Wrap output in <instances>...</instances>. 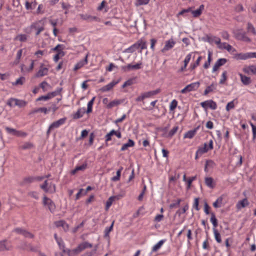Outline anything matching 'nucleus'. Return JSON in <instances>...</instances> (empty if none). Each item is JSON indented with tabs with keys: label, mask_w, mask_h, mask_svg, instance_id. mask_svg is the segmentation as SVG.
<instances>
[{
	"label": "nucleus",
	"mask_w": 256,
	"mask_h": 256,
	"mask_svg": "<svg viewBox=\"0 0 256 256\" xmlns=\"http://www.w3.org/2000/svg\"><path fill=\"white\" fill-rule=\"evenodd\" d=\"M6 104L10 107L18 106L20 108H22L26 105L27 102L24 100L12 98L8 100Z\"/></svg>",
	"instance_id": "nucleus-1"
},
{
	"label": "nucleus",
	"mask_w": 256,
	"mask_h": 256,
	"mask_svg": "<svg viewBox=\"0 0 256 256\" xmlns=\"http://www.w3.org/2000/svg\"><path fill=\"white\" fill-rule=\"evenodd\" d=\"M92 247V244L88 242H84L78 245L75 248L73 249L70 252L74 254H77L81 252L82 251L88 248H91ZM70 252V250H69Z\"/></svg>",
	"instance_id": "nucleus-2"
},
{
	"label": "nucleus",
	"mask_w": 256,
	"mask_h": 256,
	"mask_svg": "<svg viewBox=\"0 0 256 256\" xmlns=\"http://www.w3.org/2000/svg\"><path fill=\"white\" fill-rule=\"evenodd\" d=\"M42 204L44 206H47L51 212H54L56 210L55 204L50 198L44 196L42 200Z\"/></svg>",
	"instance_id": "nucleus-3"
},
{
	"label": "nucleus",
	"mask_w": 256,
	"mask_h": 256,
	"mask_svg": "<svg viewBox=\"0 0 256 256\" xmlns=\"http://www.w3.org/2000/svg\"><path fill=\"white\" fill-rule=\"evenodd\" d=\"M200 83L198 82L192 83L187 85L184 88L181 90V93L186 94L191 91L196 90L200 86Z\"/></svg>",
	"instance_id": "nucleus-4"
},
{
	"label": "nucleus",
	"mask_w": 256,
	"mask_h": 256,
	"mask_svg": "<svg viewBox=\"0 0 256 256\" xmlns=\"http://www.w3.org/2000/svg\"><path fill=\"white\" fill-rule=\"evenodd\" d=\"M41 22L42 20H38L32 23L30 26V28L31 30L34 29L36 30V36L39 35L40 34L44 29V24H42V26L40 25Z\"/></svg>",
	"instance_id": "nucleus-5"
},
{
	"label": "nucleus",
	"mask_w": 256,
	"mask_h": 256,
	"mask_svg": "<svg viewBox=\"0 0 256 256\" xmlns=\"http://www.w3.org/2000/svg\"><path fill=\"white\" fill-rule=\"evenodd\" d=\"M235 38L239 40H242L248 42H251L250 39L246 36L245 32H240L239 30H236L234 32Z\"/></svg>",
	"instance_id": "nucleus-6"
},
{
	"label": "nucleus",
	"mask_w": 256,
	"mask_h": 256,
	"mask_svg": "<svg viewBox=\"0 0 256 256\" xmlns=\"http://www.w3.org/2000/svg\"><path fill=\"white\" fill-rule=\"evenodd\" d=\"M40 188L46 192L49 191L51 192H56V185L52 184L48 185L47 180H46L44 184L40 186Z\"/></svg>",
	"instance_id": "nucleus-7"
},
{
	"label": "nucleus",
	"mask_w": 256,
	"mask_h": 256,
	"mask_svg": "<svg viewBox=\"0 0 256 256\" xmlns=\"http://www.w3.org/2000/svg\"><path fill=\"white\" fill-rule=\"evenodd\" d=\"M201 106L207 109L208 108L212 110H214L217 108L216 103L212 100H208L200 103Z\"/></svg>",
	"instance_id": "nucleus-8"
},
{
	"label": "nucleus",
	"mask_w": 256,
	"mask_h": 256,
	"mask_svg": "<svg viewBox=\"0 0 256 256\" xmlns=\"http://www.w3.org/2000/svg\"><path fill=\"white\" fill-rule=\"evenodd\" d=\"M142 64V62H140L138 63H137L136 64H128L126 66H122V70H123L124 72H128L131 70H139L141 68V66Z\"/></svg>",
	"instance_id": "nucleus-9"
},
{
	"label": "nucleus",
	"mask_w": 256,
	"mask_h": 256,
	"mask_svg": "<svg viewBox=\"0 0 256 256\" xmlns=\"http://www.w3.org/2000/svg\"><path fill=\"white\" fill-rule=\"evenodd\" d=\"M208 150V148L207 144L204 143L203 146L198 147L196 153L195 159H198L200 156L202 154L207 152Z\"/></svg>",
	"instance_id": "nucleus-10"
},
{
	"label": "nucleus",
	"mask_w": 256,
	"mask_h": 256,
	"mask_svg": "<svg viewBox=\"0 0 256 256\" xmlns=\"http://www.w3.org/2000/svg\"><path fill=\"white\" fill-rule=\"evenodd\" d=\"M227 62V60L224 58H219L214 64L212 72H215L218 70L219 68L224 65Z\"/></svg>",
	"instance_id": "nucleus-11"
},
{
	"label": "nucleus",
	"mask_w": 256,
	"mask_h": 256,
	"mask_svg": "<svg viewBox=\"0 0 256 256\" xmlns=\"http://www.w3.org/2000/svg\"><path fill=\"white\" fill-rule=\"evenodd\" d=\"M175 44V42L172 39H170L166 41L164 47L161 50L162 52H164L166 51L172 49L174 47Z\"/></svg>",
	"instance_id": "nucleus-12"
},
{
	"label": "nucleus",
	"mask_w": 256,
	"mask_h": 256,
	"mask_svg": "<svg viewBox=\"0 0 256 256\" xmlns=\"http://www.w3.org/2000/svg\"><path fill=\"white\" fill-rule=\"evenodd\" d=\"M88 54L85 58L84 59L80 60L74 66V70L76 71L80 68L82 67L84 65L87 64L88 63Z\"/></svg>",
	"instance_id": "nucleus-13"
},
{
	"label": "nucleus",
	"mask_w": 256,
	"mask_h": 256,
	"mask_svg": "<svg viewBox=\"0 0 256 256\" xmlns=\"http://www.w3.org/2000/svg\"><path fill=\"white\" fill-rule=\"evenodd\" d=\"M118 82L112 81L108 84L100 88V90L102 92H106L110 90L117 84Z\"/></svg>",
	"instance_id": "nucleus-14"
},
{
	"label": "nucleus",
	"mask_w": 256,
	"mask_h": 256,
	"mask_svg": "<svg viewBox=\"0 0 256 256\" xmlns=\"http://www.w3.org/2000/svg\"><path fill=\"white\" fill-rule=\"evenodd\" d=\"M251 52L240 53L236 54L235 58L237 60H245L251 58Z\"/></svg>",
	"instance_id": "nucleus-15"
},
{
	"label": "nucleus",
	"mask_w": 256,
	"mask_h": 256,
	"mask_svg": "<svg viewBox=\"0 0 256 256\" xmlns=\"http://www.w3.org/2000/svg\"><path fill=\"white\" fill-rule=\"evenodd\" d=\"M43 64H41L40 69L36 74V77H42L48 74V70L46 68H43Z\"/></svg>",
	"instance_id": "nucleus-16"
},
{
	"label": "nucleus",
	"mask_w": 256,
	"mask_h": 256,
	"mask_svg": "<svg viewBox=\"0 0 256 256\" xmlns=\"http://www.w3.org/2000/svg\"><path fill=\"white\" fill-rule=\"evenodd\" d=\"M66 118H62L60 120H58L57 121L53 122L50 125V128H58L60 126L63 124L65 122H66Z\"/></svg>",
	"instance_id": "nucleus-17"
},
{
	"label": "nucleus",
	"mask_w": 256,
	"mask_h": 256,
	"mask_svg": "<svg viewBox=\"0 0 256 256\" xmlns=\"http://www.w3.org/2000/svg\"><path fill=\"white\" fill-rule=\"evenodd\" d=\"M243 71L248 74H250V72L252 73V74H256V66L254 65L250 66L248 67L244 68H243Z\"/></svg>",
	"instance_id": "nucleus-18"
},
{
	"label": "nucleus",
	"mask_w": 256,
	"mask_h": 256,
	"mask_svg": "<svg viewBox=\"0 0 256 256\" xmlns=\"http://www.w3.org/2000/svg\"><path fill=\"white\" fill-rule=\"evenodd\" d=\"M249 204V202L246 198H244L242 200L239 201L236 204V208L240 210L244 208Z\"/></svg>",
	"instance_id": "nucleus-19"
},
{
	"label": "nucleus",
	"mask_w": 256,
	"mask_h": 256,
	"mask_svg": "<svg viewBox=\"0 0 256 256\" xmlns=\"http://www.w3.org/2000/svg\"><path fill=\"white\" fill-rule=\"evenodd\" d=\"M242 82L244 85L247 86L250 84L251 82V79L250 77L243 75L242 74H239Z\"/></svg>",
	"instance_id": "nucleus-20"
},
{
	"label": "nucleus",
	"mask_w": 256,
	"mask_h": 256,
	"mask_svg": "<svg viewBox=\"0 0 256 256\" xmlns=\"http://www.w3.org/2000/svg\"><path fill=\"white\" fill-rule=\"evenodd\" d=\"M87 168V164L86 162L84 163L81 166H76L74 170H72L71 174H75L78 171L82 170L83 171L86 169Z\"/></svg>",
	"instance_id": "nucleus-21"
},
{
	"label": "nucleus",
	"mask_w": 256,
	"mask_h": 256,
	"mask_svg": "<svg viewBox=\"0 0 256 256\" xmlns=\"http://www.w3.org/2000/svg\"><path fill=\"white\" fill-rule=\"evenodd\" d=\"M160 88H158L154 90L149 91L143 93L144 97L145 98H150L154 95H156L159 92H160Z\"/></svg>",
	"instance_id": "nucleus-22"
},
{
	"label": "nucleus",
	"mask_w": 256,
	"mask_h": 256,
	"mask_svg": "<svg viewBox=\"0 0 256 256\" xmlns=\"http://www.w3.org/2000/svg\"><path fill=\"white\" fill-rule=\"evenodd\" d=\"M204 9V6L203 4H202L200 6L199 8L195 10H192L191 12L192 14L193 15V16L194 18H197L202 13V10Z\"/></svg>",
	"instance_id": "nucleus-23"
},
{
	"label": "nucleus",
	"mask_w": 256,
	"mask_h": 256,
	"mask_svg": "<svg viewBox=\"0 0 256 256\" xmlns=\"http://www.w3.org/2000/svg\"><path fill=\"white\" fill-rule=\"evenodd\" d=\"M81 18L84 20H88L90 22H92L93 20H98V18L95 16H91L88 14H80V15Z\"/></svg>",
	"instance_id": "nucleus-24"
},
{
	"label": "nucleus",
	"mask_w": 256,
	"mask_h": 256,
	"mask_svg": "<svg viewBox=\"0 0 256 256\" xmlns=\"http://www.w3.org/2000/svg\"><path fill=\"white\" fill-rule=\"evenodd\" d=\"M198 128V127L196 128H194V130L188 131L184 134V138H192L196 134V130Z\"/></svg>",
	"instance_id": "nucleus-25"
},
{
	"label": "nucleus",
	"mask_w": 256,
	"mask_h": 256,
	"mask_svg": "<svg viewBox=\"0 0 256 256\" xmlns=\"http://www.w3.org/2000/svg\"><path fill=\"white\" fill-rule=\"evenodd\" d=\"M6 132L14 136H20V132L16 130V129L10 128L8 126L5 128Z\"/></svg>",
	"instance_id": "nucleus-26"
},
{
	"label": "nucleus",
	"mask_w": 256,
	"mask_h": 256,
	"mask_svg": "<svg viewBox=\"0 0 256 256\" xmlns=\"http://www.w3.org/2000/svg\"><path fill=\"white\" fill-rule=\"evenodd\" d=\"M134 145V142L131 139H128L127 143L123 144L121 148V150L124 151L128 149V148L133 146Z\"/></svg>",
	"instance_id": "nucleus-27"
},
{
	"label": "nucleus",
	"mask_w": 256,
	"mask_h": 256,
	"mask_svg": "<svg viewBox=\"0 0 256 256\" xmlns=\"http://www.w3.org/2000/svg\"><path fill=\"white\" fill-rule=\"evenodd\" d=\"M122 101L119 100H114L111 102H109L106 106V108L110 109L114 106H117L122 103Z\"/></svg>",
	"instance_id": "nucleus-28"
},
{
	"label": "nucleus",
	"mask_w": 256,
	"mask_h": 256,
	"mask_svg": "<svg viewBox=\"0 0 256 256\" xmlns=\"http://www.w3.org/2000/svg\"><path fill=\"white\" fill-rule=\"evenodd\" d=\"M6 240L0 241V252L9 250H10V248L6 246Z\"/></svg>",
	"instance_id": "nucleus-29"
},
{
	"label": "nucleus",
	"mask_w": 256,
	"mask_h": 256,
	"mask_svg": "<svg viewBox=\"0 0 256 256\" xmlns=\"http://www.w3.org/2000/svg\"><path fill=\"white\" fill-rule=\"evenodd\" d=\"M34 182V176H28L24 178L20 184L24 186L27 184H30Z\"/></svg>",
	"instance_id": "nucleus-30"
},
{
	"label": "nucleus",
	"mask_w": 256,
	"mask_h": 256,
	"mask_svg": "<svg viewBox=\"0 0 256 256\" xmlns=\"http://www.w3.org/2000/svg\"><path fill=\"white\" fill-rule=\"evenodd\" d=\"M205 184L210 188H213L214 186V179L211 177H206L205 178Z\"/></svg>",
	"instance_id": "nucleus-31"
},
{
	"label": "nucleus",
	"mask_w": 256,
	"mask_h": 256,
	"mask_svg": "<svg viewBox=\"0 0 256 256\" xmlns=\"http://www.w3.org/2000/svg\"><path fill=\"white\" fill-rule=\"evenodd\" d=\"M211 218H210V222L212 224L213 228H216L218 226V220L216 218L215 214L214 212L210 213Z\"/></svg>",
	"instance_id": "nucleus-32"
},
{
	"label": "nucleus",
	"mask_w": 256,
	"mask_h": 256,
	"mask_svg": "<svg viewBox=\"0 0 256 256\" xmlns=\"http://www.w3.org/2000/svg\"><path fill=\"white\" fill-rule=\"evenodd\" d=\"M20 148L22 150H30L34 148V144L30 142H26L20 146Z\"/></svg>",
	"instance_id": "nucleus-33"
},
{
	"label": "nucleus",
	"mask_w": 256,
	"mask_h": 256,
	"mask_svg": "<svg viewBox=\"0 0 256 256\" xmlns=\"http://www.w3.org/2000/svg\"><path fill=\"white\" fill-rule=\"evenodd\" d=\"M138 42L140 44V52L142 53V50L147 48L146 42L142 38L139 40Z\"/></svg>",
	"instance_id": "nucleus-34"
},
{
	"label": "nucleus",
	"mask_w": 256,
	"mask_h": 256,
	"mask_svg": "<svg viewBox=\"0 0 256 256\" xmlns=\"http://www.w3.org/2000/svg\"><path fill=\"white\" fill-rule=\"evenodd\" d=\"M213 231L216 241L218 243H221L222 239L220 234L218 232V230L216 228H213Z\"/></svg>",
	"instance_id": "nucleus-35"
},
{
	"label": "nucleus",
	"mask_w": 256,
	"mask_h": 256,
	"mask_svg": "<svg viewBox=\"0 0 256 256\" xmlns=\"http://www.w3.org/2000/svg\"><path fill=\"white\" fill-rule=\"evenodd\" d=\"M36 2H34L30 3L28 2H26V10H34L36 8Z\"/></svg>",
	"instance_id": "nucleus-36"
},
{
	"label": "nucleus",
	"mask_w": 256,
	"mask_h": 256,
	"mask_svg": "<svg viewBox=\"0 0 256 256\" xmlns=\"http://www.w3.org/2000/svg\"><path fill=\"white\" fill-rule=\"evenodd\" d=\"M62 90V88H58L56 90H55L54 92L48 93V96H49L50 99L52 98H54V97L56 96L57 95L60 94Z\"/></svg>",
	"instance_id": "nucleus-37"
},
{
	"label": "nucleus",
	"mask_w": 256,
	"mask_h": 256,
	"mask_svg": "<svg viewBox=\"0 0 256 256\" xmlns=\"http://www.w3.org/2000/svg\"><path fill=\"white\" fill-rule=\"evenodd\" d=\"M122 170V168H120L116 172V176H114L111 178V180L113 182H116L120 178V174H121V172Z\"/></svg>",
	"instance_id": "nucleus-38"
},
{
	"label": "nucleus",
	"mask_w": 256,
	"mask_h": 256,
	"mask_svg": "<svg viewBox=\"0 0 256 256\" xmlns=\"http://www.w3.org/2000/svg\"><path fill=\"white\" fill-rule=\"evenodd\" d=\"M164 242V240H161L160 242H158L156 244H155L152 248V252H156L158 249L160 248L162 246Z\"/></svg>",
	"instance_id": "nucleus-39"
},
{
	"label": "nucleus",
	"mask_w": 256,
	"mask_h": 256,
	"mask_svg": "<svg viewBox=\"0 0 256 256\" xmlns=\"http://www.w3.org/2000/svg\"><path fill=\"white\" fill-rule=\"evenodd\" d=\"M94 100H95V97H94L88 102V108H87V110H86V112L88 114L90 113V112H92V106H93Z\"/></svg>",
	"instance_id": "nucleus-40"
},
{
	"label": "nucleus",
	"mask_w": 256,
	"mask_h": 256,
	"mask_svg": "<svg viewBox=\"0 0 256 256\" xmlns=\"http://www.w3.org/2000/svg\"><path fill=\"white\" fill-rule=\"evenodd\" d=\"M114 221H113L110 227H106L104 230V237L109 236L110 232L112 230L114 224Z\"/></svg>",
	"instance_id": "nucleus-41"
},
{
	"label": "nucleus",
	"mask_w": 256,
	"mask_h": 256,
	"mask_svg": "<svg viewBox=\"0 0 256 256\" xmlns=\"http://www.w3.org/2000/svg\"><path fill=\"white\" fill-rule=\"evenodd\" d=\"M247 26L248 30L252 32L254 35H256V30L253 25L251 23L248 22Z\"/></svg>",
	"instance_id": "nucleus-42"
},
{
	"label": "nucleus",
	"mask_w": 256,
	"mask_h": 256,
	"mask_svg": "<svg viewBox=\"0 0 256 256\" xmlns=\"http://www.w3.org/2000/svg\"><path fill=\"white\" fill-rule=\"evenodd\" d=\"M226 80H227V72L225 70V71L223 72L222 74V78L220 81V84H224Z\"/></svg>",
	"instance_id": "nucleus-43"
},
{
	"label": "nucleus",
	"mask_w": 256,
	"mask_h": 256,
	"mask_svg": "<svg viewBox=\"0 0 256 256\" xmlns=\"http://www.w3.org/2000/svg\"><path fill=\"white\" fill-rule=\"evenodd\" d=\"M64 45L58 44L56 47L52 48V50L54 52H56L57 53L60 52H63L62 49L64 48Z\"/></svg>",
	"instance_id": "nucleus-44"
},
{
	"label": "nucleus",
	"mask_w": 256,
	"mask_h": 256,
	"mask_svg": "<svg viewBox=\"0 0 256 256\" xmlns=\"http://www.w3.org/2000/svg\"><path fill=\"white\" fill-rule=\"evenodd\" d=\"M85 112L84 111L82 112L81 110L79 109L76 112L74 116V118L78 119L82 118L83 116V114Z\"/></svg>",
	"instance_id": "nucleus-45"
},
{
	"label": "nucleus",
	"mask_w": 256,
	"mask_h": 256,
	"mask_svg": "<svg viewBox=\"0 0 256 256\" xmlns=\"http://www.w3.org/2000/svg\"><path fill=\"white\" fill-rule=\"evenodd\" d=\"M196 176H192V177L190 178L187 180V186H186L187 190H188V189H190V188L192 182L194 180L196 179Z\"/></svg>",
	"instance_id": "nucleus-46"
},
{
	"label": "nucleus",
	"mask_w": 256,
	"mask_h": 256,
	"mask_svg": "<svg viewBox=\"0 0 256 256\" xmlns=\"http://www.w3.org/2000/svg\"><path fill=\"white\" fill-rule=\"evenodd\" d=\"M22 49L19 50H18L17 54H16V57L15 60V61H14L15 64H18L20 60V59L22 55Z\"/></svg>",
	"instance_id": "nucleus-47"
},
{
	"label": "nucleus",
	"mask_w": 256,
	"mask_h": 256,
	"mask_svg": "<svg viewBox=\"0 0 256 256\" xmlns=\"http://www.w3.org/2000/svg\"><path fill=\"white\" fill-rule=\"evenodd\" d=\"M64 56V52H60L57 53L54 58V60L55 62H57L60 59V57L63 56Z\"/></svg>",
	"instance_id": "nucleus-48"
},
{
	"label": "nucleus",
	"mask_w": 256,
	"mask_h": 256,
	"mask_svg": "<svg viewBox=\"0 0 256 256\" xmlns=\"http://www.w3.org/2000/svg\"><path fill=\"white\" fill-rule=\"evenodd\" d=\"M26 231V230L20 228H16L13 230V232L22 236L25 234Z\"/></svg>",
	"instance_id": "nucleus-49"
},
{
	"label": "nucleus",
	"mask_w": 256,
	"mask_h": 256,
	"mask_svg": "<svg viewBox=\"0 0 256 256\" xmlns=\"http://www.w3.org/2000/svg\"><path fill=\"white\" fill-rule=\"evenodd\" d=\"M188 204H186L184 206L182 210H177V212H176V214H178L179 216H180L182 214H184V212H186L188 210Z\"/></svg>",
	"instance_id": "nucleus-50"
},
{
	"label": "nucleus",
	"mask_w": 256,
	"mask_h": 256,
	"mask_svg": "<svg viewBox=\"0 0 256 256\" xmlns=\"http://www.w3.org/2000/svg\"><path fill=\"white\" fill-rule=\"evenodd\" d=\"M202 59V56H200L196 60V62L194 64H193L190 65V68L192 70H194L197 66H198L200 64V61Z\"/></svg>",
	"instance_id": "nucleus-51"
},
{
	"label": "nucleus",
	"mask_w": 256,
	"mask_h": 256,
	"mask_svg": "<svg viewBox=\"0 0 256 256\" xmlns=\"http://www.w3.org/2000/svg\"><path fill=\"white\" fill-rule=\"evenodd\" d=\"M178 102L176 100H172L170 104V110L171 111L174 110L176 108Z\"/></svg>",
	"instance_id": "nucleus-52"
},
{
	"label": "nucleus",
	"mask_w": 256,
	"mask_h": 256,
	"mask_svg": "<svg viewBox=\"0 0 256 256\" xmlns=\"http://www.w3.org/2000/svg\"><path fill=\"white\" fill-rule=\"evenodd\" d=\"M115 196H110L106 202V210H108L110 206L112 205V202L115 198Z\"/></svg>",
	"instance_id": "nucleus-53"
},
{
	"label": "nucleus",
	"mask_w": 256,
	"mask_h": 256,
	"mask_svg": "<svg viewBox=\"0 0 256 256\" xmlns=\"http://www.w3.org/2000/svg\"><path fill=\"white\" fill-rule=\"evenodd\" d=\"M222 198L221 196L219 197L213 203V206L215 208H218L220 207V206L218 204L222 203Z\"/></svg>",
	"instance_id": "nucleus-54"
},
{
	"label": "nucleus",
	"mask_w": 256,
	"mask_h": 256,
	"mask_svg": "<svg viewBox=\"0 0 256 256\" xmlns=\"http://www.w3.org/2000/svg\"><path fill=\"white\" fill-rule=\"evenodd\" d=\"M150 0H136V6L145 5L148 4Z\"/></svg>",
	"instance_id": "nucleus-55"
},
{
	"label": "nucleus",
	"mask_w": 256,
	"mask_h": 256,
	"mask_svg": "<svg viewBox=\"0 0 256 256\" xmlns=\"http://www.w3.org/2000/svg\"><path fill=\"white\" fill-rule=\"evenodd\" d=\"M234 108V100H232V101H231L228 103V104L226 106V109L228 112L230 110Z\"/></svg>",
	"instance_id": "nucleus-56"
},
{
	"label": "nucleus",
	"mask_w": 256,
	"mask_h": 256,
	"mask_svg": "<svg viewBox=\"0 0 256 256\" xmlns=\"http://www.w3.org/2000/svg\"><path fill=\"white\" fill-rule=\"evenodd\" d=\"M24 80H25V78L24 76H21L16 81V82L14 84L22 85L24 84Z\"/></svg>",
	"instance_id": "nucleus-57"
},
{
	"label": "nucleus",
	"mask_w": 256,
	"mask_h": 256,
	"mask_svg": "<svg viewBox=\"0 0 256 256\" xmlns=\"http://www.w3.org/2000/svg\"><path fill=\"white\" fill-rule=\"evenodd\" d=\"M250 126L252 128V140L254 141L256 138V126H255L252 123L250 122Z\"/></svg>",
	"instance_id": "nucleus-58"
},
{
	"label": "nucleus",
	"mask_w": 256,
	"mask_h": 256,
	"mask_svg": "<svg viewBox=\"0 0 256 256\" xmlns=\"http://www.w3.org/2000/svg\"><path fill=\"white\" fill-rule=\"evenodd\" d=\"M178 128V126H176L171 130L168 133V136L172 137L177 132Z\"/></svg>",
	"instance_id": "nucleus-59"
},
{
	"label": "nucleus",
	"mask_w": 256,
	"mask_h": 256,
	"mask_svg": "<svg viewBox=\"0 0 256 256\" xmlns=\"http://www.w3.org/2000/svg\"><path fill=\"white\" fill-rule=\"evenodd\" d=\"M46 86L50 87V84L46 82V81H44L40 84V87L43 90L44 92L47 90V89L46 88Z\"/></svg>",
	"instance_id": "nucleus-60"
},
{
	"label": "nucleus",
	"mask_w": 256,
	"mask_h": 256,
	"mask_svg": "<svg viewBox=\"0 0 256 256\" xmlns=\"http://www.w3.org/2000/svg\"><path fill=\"white\" fill-rule=\"evenodd\" d=\"M182 200L181 199L179 198L178 199L177 202L175 203H172L170 204V208H176L179 206L180 202H181Z\"/></svg>",
	"instance_id": "nucleus-61"
},
{
	"label": "nucleus",
	"mask_w": 256,
	"mask_h": 256,
	"mask_svg": "<svg viewBox=\"0 0 256 256\" xmlns=\"http://www.w3.org/2000/svg\"><path fill=\"white\" fill-rule=\"evenodd\" d=\"M28 194V196L33 198L36 200H38V194L36 192H30Z\"/></svg>",
	"instance_id": "nucleus-62"
},
{
	"label": "nucleus",
	"mask_w": 256,
	"mask_h": 256,
	"mask_svg": "<svg viewBox=\"0 0 256 256\" xmlns=\"http://www.w3.org/2000/svg\"><path fill=\"white\" fill-rule=\"evenodd\" d=\"M198 204H199V198H195L193 207L196 210H200L199 207H198Z\"/></svg>",
	"instance_id": "nucleus-63"
},
{
	"label": "nucleus",
	"mask_w": 256,
	"mask_h": 256,
	"mask_svg": "<svg viewBox=\"0 0 256 256\" xmlns=\"http://www.w3.org/2000/svg\"><path fill=\"white\" fill-rule=\"evenodd\" d=\"M18 38L20 42H26L27 40V36L26 34H20L18 36Z\"/></svg>",
	"instance_id": "nucleus-64"
}]
</instances>
